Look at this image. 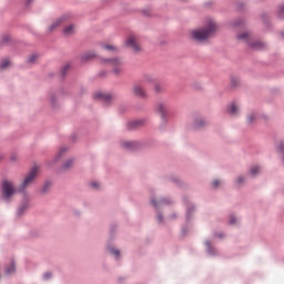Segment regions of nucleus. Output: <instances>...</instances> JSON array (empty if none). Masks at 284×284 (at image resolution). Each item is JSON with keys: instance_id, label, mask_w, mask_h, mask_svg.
Returning <instances> with one entry per match:
<instances>
[{"instance_id": "37", "label": "nucleus", "mask_w": 284, "mask_h": 284, "mask_svg": "<svg viewBox=\"0 0 284 284\" xmlns=\"http://www.w3.org/2000/svg\"><path fill=\"white\" fill-rule=\"evenodd\" d=\"M237 183H240V184L243 183V178H239Z\"/></svg>"}, {"instance_id": "20", "label": "nucleus", "mask_w": 284, "mask_h": 284, "mask_svg": "<svg viewBox=\"0 0 284 284\" xmlns=\"http://www.w3.org/2000/svg\"><path fill=\"white\" fill-rule=\"evenodd\" d=\"M122 145L123 148H126V150H132V148H134V143L132 142H123Z\"/></svg>"}, {"instance_id": "9", "label": "nucleus", "mask_w": 284, "mask_h": 284, "mask_svg": "<svg viewBox=\"0 0 284 284\" xmlns=\"http://www.w3.org/2000/svg\"><path fill=\"white\" fill-rule=\"evenodd\" d=\"M97 99H101L102 101H112V95L109 93H97Z\"/></svg>"}, {"instance_id": "28", "label": "nucleus", "mask_w": 284, "mask_h": 284, "mask_svg": "<svg viewBox=\"0 0 284 284\" xmlns=\"http://www.w3.org/2000/svg\"><path fill=\"white\" fill-rule=\"evenodd\" d=\"M204 121L203 120H200V121H197L196 123H195V125H196V128H203V125H204Z\"/></svg>"}, {"instance_id": "10", "label": "nucleus", "mask_w": 284, "mask_h": 284, "mask_svg": "<svg viewBox=\"0 0 284 284\" xmlns=\"http://www.w3.org/2000/svg\"><path fill=\"white\" fill-rule=\"evenodd\" d=\"M158 112H160L162 116H165V112H168V105L165 103L158 104Z\"/></svg>"}, {"instance_id": "39", "label": "nucleus", "mask_w": 284, "mask_h": 284, "mask_svg": "<svg viewBox=\"0 0 284 284\" xmlns=\"http://www.w3.org/2000/svg\"><path fill=\"white\" fill-rule=\"evenodd\" d=\"M283 148H284V145H283V144H280V150H281V151H283Z\"/></svg>"}, {"instance_id": "12", "label": "nucleus", "mask_w": 284, "mask_h": 284, "mask_svg": "<svg viewBox=\"0 0 284 284\" xmlns=\"http://www.w3.org/2000/svg\"><path fill=\"white\" fill-rule=\"evenodd\" d=\"M229 113L230 114H237L239 113V106L235 103H232L229 105Z\"/></svg>"}, {"instance_id": "13", "label": "nucleus", "mask_w": 284, "mask_h": 284, "mask_svg": "<svg viewBox=\"0 0 284 284\" xmlns=\"http://www.w3.org/2000/svg\"><path fill=\"white\" fill-rule=\"evenodd\" d=\"M103 49L108 50L109 52H118L119 51V49H116V47H114L112 44H104Z\"/></svg>"}, {"instance_id": "41", "label": "nucleus", "mask_w": 284, "mask_h": 284, "mask_svg": "<svg viewBox=\"0 0 284 284\" xmlns=\"http://www.w3.org/2000/svg\"><path fill=\"white\" fill-rule=\"evenodd\" d=\"M282 37H283V39H284V32L282 33Z\"/></svg>"}, {"instance_id": "6", "label": "nucleus", "mask_w": 284, "mask_h": 284, "mask_svg": "<svg viewBox=\"0 0 284 284\" xmlns=\"http://www.w3.org/2000/svg\"><path fill=\"white\" fill-rule=\"evenodd\" d=\"M132 92L135 97H139L140 99H146L148 93L145 92V89L143 87L136 84L132 88Z\"/></svg>"}, {"instance_id": "4", "label": "nucleus", "mask_w": 284, "mask_h": 284, "mask_svg": "<svg viewBox=\"0 0 284 284\" xmlns=\"http://www.w3.org/2000/svg\"><path fill=\"white\" fill-rule=\"evenodd\" d=\"M104 63H106V65H110L111 68H113L114 74H120V72H123V68H122L123 61L119 58L104 60Z\"/></svg>"}, {"instance_id": "1", "label": "nucleus", "mask_w": 284, "mask_h": 284, "mask_svg": "<svg viewBox=\"0 0 284 284\" xmlns=\"http://www.w3.org/2000/svg\"><path fill=\"white\" fill-rule=\"evenodd\" d=\"M216 33V22L209 20L205 28L192 31V39L195 41H207Z\"/></svg>"}, {"instance_id": "2", "label": "nucleus", "mask_w": 284, "mask_h": 284, "mask_svg": "<svg viewBox=\"0 0 284 284\" xmlns=\"http://www.w3.org/2000/svg\"><path fill=\"white\" fill-rule=\"evenodd\" d=\"M39 176V166L34 165L30 169L29 173L24 176L22 183L19 186V191L23 192L27 187H30L34 183V179Z\"/></svg>"}, {"instance_id": "40", "label": "nucleus", "mask_w": 284, "mask_h": 284, "mask_svg": "<svg viewBox=\"0 0 284 284\" xmlns=\"http://www.w3.org/2000/svg\"><path fill=\"white\" fill-rule=\"evenodd\" d=\"M206 247H210V242H206Z\"/></svg>"}, {"instance_id": "18", "label": "nucleus", "mask_w": 284, "mask_h": 284, "mask_svg": "<svg viewBox=\"0 0 284 284\" xmlns=\"http://www.w3.org/2000/svg\"><path fill=\"white\" fill-rule=\"evenodd\" d=\"M154 78L150 74L144 75V83H153Z\"/></svg>"}, {"instance_id": "22", "label": "nucleus", "mask_w": 284, "mask_h": 284, "mask_svg": "<svg viewBox=\"0 0 284 284\" xmlns=\"http://www.w3.org/2000/svg\"><path fill=\"white\" fill-rule=\"evenodd\" d=\"M64 152H68V148H61L57 155V159H61V156H63Z\"/></svg>"}, {"instance_id": "17", "label": "nucleus", "mask_w": 284, "mask_h": 284, "mask_svg": "<svg viewBox=\"0 0 284 284\" xmlns=\"http://www.w3.org/2000/svg\"><path fill=\"white\" fill-rule=\"evenodd\" d=\"M237 39H240L242 41H250V33H242V34L237 36Z\"/></svg>"}, {"instance_id": "26", "label": "nucleus", "mask_w": 284, "mask_h": 284, "mask_svg": "<svg viewBox=\"0 0 284 284\" xmlns=\"http://www.w3.org/2000/svg\"><path fill=\"white\" fill-rule=\"evenodd\" d=\"M254 119H256V114L252 113L251 115H248L247 118L248 123H253Z\"/></svg>"}, {"instance_id": "21", "label": "nucleus", "mask_w": 284, "mask_h": 284, "mask_svg": "<svg viewBox=\"0 0 284 284\" xmlns=\"http://www.w3.org/2000/svg\"><path fill=\"white\" fill-rule=\"evenodd\" d=\"M14 270V264H11L9 267L6 268V274H13Z\"/></svg>"}, {"instance_id": "38", "label": "nucleus", "mask_w": 284, "mask_h": 284, "mask_svg": "<svg viewBox=\"0 0 284 284\" xmlns=\"http://www.w3.org/2000/svg\"><path fill=\"white\" fill-rule=\"evenodd\" d=\"M151 203L154 205V207H156V201L152 200Z\"/></svg>"}, {"instance_id": "33", "label": "nucleus", "mask_w": 284, "mask_h": 284, "mask_svg": "<svg viewBox=\"0 0 284 284\" xmlns=\"http://www.w3.org/2000/svg\"><path fill=\"white\" fill-rule=\"evenodd\" d=\"M51 276H52V274H50V273H45V274H44V278H45V280L50 278Z\"/></svg>"}, {"instance_id": "15", "label": "nucleus", "mask_w": 284, "mask_h": 284, "mask_svg": "<svg viewBox=\"0 0 284 284\" xmlns=\"http://www.w3.org/2000/svg\"><path fill=\"white\" fill-rule=\"evenodd\" d=\"M8 65H10V60H8V59L2 60V62L0 63V70H6V68H8Z\"/></svg>"}, {"instance_id": "27", "label": "nucleus", "mask_w": 284, "mask_h": 284, "mask_svg": "<svg viewBox=\"0 0 284 284\" xmlns=\"http://www.w3.org/2000/svg\"><path fill=\"white\" fill-rule=\"evenodd\" d=\"M50 187V182H47L44 186L42 187V193L45 194L48 192V189Z\"/></svg>"}, {"instance_id": "24", "label": "nucleus", "mask_w": 284, "mask_h": 284, "mask_svg": "<svg viewBox=\"0 0 284 284\" xmlns=\"http://www.w3.org/2000/svg\"><path fill=\"white\" fill-rule=\"evenodd\" d=\"M154 91L155 92H163V87H161V84H159V83H155L154 84Z\"/></svg>"}, {"instance_id": "36", "label": "nucleus", "mask_w": 284, "mask_h": 284, "mask_svg": "<svg viewBox=\"0 0 284 284\" xmlns=\"http://www.w3.org/2000/svg\"><path fill=\"white\" fill-rule=\"evenodd\" d=\"M158 221L159 223H161V221H163V217L161 215H158Z\"/></svg>"}, {"instance_id": "7", "label": "nucleus", "mask_w": 284, "mask_h": 284, "mask_svg": "<svg viewBox=\"0 0 284 284\" xmlns=\"http://www.w3.org/2000/svg\"><path fill=\"white\" fill-rule=\"evenodd\" d=\"M68 19V17H61L58 20H55L50 27L49 30L52 32V30H57V28H59V26H63V23H65V20Z\"/></svg>"}, {"instance_id": "8", "label": "nucleus", "mask_w": 284, "mask_h": 284, "mask_svg": "<svg viewBox=\"0 0 284 284\" xmlns=\"http://www.w3.org/2000/svg\"><path fill=\"white\" fill-rule=\"evenodd\" d=\"M251 48H253L254 50H265V43L261 41H255L251 43Z\"/></svg>"}, {"instance_id": "5", "label": "nucleus", "mask_w": 284, "mask_h": 284, "mask_svg": "<svg viewBox=\"0 0 284 284\" xmlns=\"http://www.w3.org/2000/svg\"><path fill=\"white\" fill-rule=\"evenodd\" d=\"M125 45H128V48H131L133 52H141V45H139V38L134 34L128 37Z\"/></svg>"}, {"instance_id": "35", "label": "nucleus", "mask_w": 284, "mask_h": 284, "mask_svg": "<svg viewBox=\"0 0 284 284\" xmlns=\"http://www.w3.org/2000/svg\"><path fill=\"white\" fill-rule=\"evenodd\" d=\"M91 186H93V187H99V183L92 182V183H91Z\"/></svg>"}, {"instance_id": "19", "label": "nucleus", "mask_w": 284, "mask_h": 284, "mask_svg": "<svg viewBox=\"0 0 284 284\" xmlns=\"http://www.w3.org/2000/svg\"><path fill=\"white\" fill-rule=\"evenodd\" d=\"M258 172H261V168H258V166H253V168L251 169V174H252V176H256V174H257Z\"/></svg>"}, {"instance_id": "3", "label": "nucleus", "mask_w": 284, "mask_h": 284, "mask_svg": "<svg viewBox=\"0 0 284 284\" xmlns=\"http://www.w3.org/2000/svg\"><path fill=\"white\" fill-rule=\"evenodd\" d=\"M17 190L14 189V184L11 181L2 182V199L3 201H9L14 196Z\"/></svg>"}, {"instance_id": "11", "label": "nucleus", "mask_w": 284, "mask_h": 284, "mask_svg": "<svg viewBox=\"0 0 284 284\" xmlns=\"http://www.w3.org/2000/svg\"><path fill=\"white\" fill-rule=\"evenodd\" d=\"M63 34H65V37H70V34H74V26H68L64 28L63 30Z\"/></svg>"}, {"instance_id": "31", "label": "nucleus", "mask_w": 284, "mask_h": 284, "mask_svg": "<svg viewBox=\"0 0 284 284\" xmlns=\"http://www.w3.org/2000/svg\"><path fill=\"white\" fill-rule=\"evenodd\" d=\"M34 61H37V55L33 54L29 58V63H34Z\"/></svg>"}, {"instance_id": "29", "label": "nucleus", "mask_w": 284, "mask_h": 284, "mask_svg": "<svg viewBox=\"0 0 284 284\" xmlns=\"http://www.w3.org/2000/svg\"><path fill=\"white\" fill-rule=\"evenodd\" d=\"M213 187H219L221 185V181L215 180L212 182Z\"/></svg>"}, {"instance_id": "25", "label": "nucleus", "mask_w": 284, "mask_h": 284, "mask_svg": "<svg viewBox=\"0 0 284 284\" xmlns=\"http://www.w3.org/2000/svg\"><path fill=\"white\" fill-rule=\"evenodd\" d=\"M132 128H139L140 125H143V121H134L131 123Z\"/></svg>"}, {"instance_id": "34", "label": "nucleus", "mask_w": 284, "mask_h": 284, "mask_svg": "<svg viewBox=\"0 0 284 284\" xmlns=\"http://www.w3.org/2000/svg\"><path fill=\"white\" fill-rule=\"evenodd\" d=\"M278 12H280V14H283V12H284V6H283V7H280Z\"/></svg>"}, {"instance_id": "23", "label": "nucleus", "mask_w": 284, "mask_h": 284, "mask_svg": "<svg viewBox=\"0 0 284 284\" xmlns=\"http://www.w3.org/2000/svg\"><path fill=\"white\" fill-rule=\"evenodd\" d=\"M109 252L110 254H113V256H119L121 254L119 250H114L113 247H109Z\"/></svg>"}, {"instance_id": "32", "label": "nucleus", "mask_w": 284, "mask_h": 284, "mask_svg": "<svg viewBox=\"0 0 284 284\" xmlns=\"http://www.w3.org/2000/svg\"><path fill=\"white\" fill-rule=\"evenodd\" d=\"M236 223V217H234L233 215L230 217V224L234 225Z\"/></svg>"}, {"instance_id": "30", "label": "nucleus", "mask_w": 284, "mask_h": 284, "mask_svg": "<svg viewBox=\"0 0 284 284\" xmlns=\"http://www.w3.org/2000/svg\"><path fill=\"white\" fill-rule=\"evenodd\" d=\"M27 209H28V205L20 206V209L18 210V214H23V210H27Z\"/></svg>"}, {"instance_id": "14", "label": "nucleus", "mask_w": 284, "mask_h": 284, "mask_svg": "<svg viewBox=\"0 0 284 284\" xmlns=\"http://www.w3.org/2000/svg\"><path fill=\"white\" fill-rule=\"evenodd\" d=\"M94 52L84 53L82 55V61H89V59H93Z\"/></svg>"}, {"instance_id": "16", "label": "nucleus", "mask_w": 284, "mask_h": 284, "mask_svg": "<svg viewBox=\"0 0 284 284\" xmlns=\"http://www.w3.org/2000/svg\"><path fill=\"white\" fill-rule=\"evenodd\" d=\"M74 163V160H68L64 164H63V169L64 170H70L72 168Z\"/></svg>"}]
</instances>
